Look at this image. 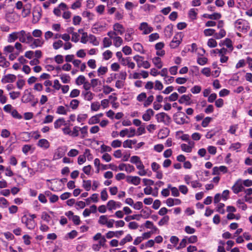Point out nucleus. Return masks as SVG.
Segmentation results:
<instances>
[{"instance_id":"50","label":"nucleus","mask_w":252,"mask_h":252,"mask_svg":"<svg viewBox=\"0 0 252 252\" xmlns=\"http://www.w3.org/2000/svg\"><path fill=\"white\" fill-rule=\"evenodd\" d=\"M63 45V43L62 40H58L53 43V48L55 50H58Z\"/></svg>"},{"instance_id":"34","label":"nucleus","mask_w":252,"mask_h":252,"mask_svg":"<svg viewBox=\"0 0 252 252\" xmlns=\"http://www.w3.org/2000/svg\"><path fill=\"white\" fill-rule=\"evenodd\" d=\"M16 79V76L14 74H7L4 77V80L6 83L14 82Z\"/></svg>"},{"instance_id":"51","label":"nucleus","mask_w":252,"mask_h":252,"mask_svg":"<svg viewBox=\"0 0 252 252\" xmlns=\"http://www.w3.org/2000/svg\"><path fill=\"white\" fill-rule=\"evenodd\" d=\"M108 220V219L106 216L102 215L99 217L98 222L101 225H105Z\"/></svg>"},{"instance_id":"57","label":"nucleus","mask_w":252,"mask_h":252,"mask_svg":"<svg viewBox=\"0 0 252 252\" xmlns=\"http://www.w3.org/2000/svg\"><path fill=\"white\" fill-rule=\"evenodd\" d=\"M112 45V41L111 38L105 37L103 40V45L104 48L110 47Z\"/></svg>"},{"instance_id":"6","label":"nucleus","mask_w":252,"mask_h":252,"mask_svg":"<svg viewBox=\"0 0 252 252\" xmlns=\"http://www.w3.org/2000/svg\"><path fill=\"white\" fill-rule=\"evenodd\" d=\"M182 36L181 33L176 34L169 44L171 49L177 48L182 41Z\"/></svg>"},{"instance_id":"64","label":"nucleus","mask_w":252,"mask_h":252,"mask_svg":"<svg viewBox=\"0 0 252 252\" xmlns=\"http://www.w3.org/2000/svg\"><path fill=\"white\" fill-rule=\"evenodd\" d=\"M88 117L86 114H80L77 116V121L78 123H82L84 122Z\"/></svg>"},{"instance_id":"21","label":"nucleus","mask_w":252,"mask_h":252,"mask_svg":"<svg viewBox=\"0 0 252 252\" xmlns=\"http://www.w3.org/2000/svg\"><path fill=\"white\" fill-rule=\"evenodd\" d=\"M154 112L152 109H147L142 115V119L145 121H149L154 115Z\"/></svg>"},{"instance_id":"36","label":"nucleus","mask_w":252,"mask_h":252,"mask_svg":"<svg viewBox=\"0 0 252 252\" xmlns=\"http://www.w3.org/2000/svg\"><path fill=\"white\" fill-rule=\"evenodd\" d=\"M168 189H170L171 191V194L172 196L175 197H178L179 196L180 193L179 192V190L176 187H172L171 185H168Z\"/></svg>"},{"instance_id":"33","label":"nucleus","mask_w":252,"mask_h":252,"mask_svg":"<svg viewBox=\"0 0 252 252\" xmlns=\"http://www.w3.org/2000/svg\"><path fill=\"white\" fill-rule=\"evenodd\" d=\"M88 41L90 42V43H92L94 46H98L99 43L96 37L93 34H90L89 35Z\"/></svg>"},{"instance_id":"49","label":"nucleus","mask_w":252,"mask_h":252,"mask_svg":"<svg viewBox=\"0 0 252 252\" xmlns=\"http://www.w3.org/2000/svg\"><path fill=\"white\" fill-rule=\"evenodd\" d=\"M112 55H113L112 52L110 50H106L102 54L103 59L106 61L108 60L109 59L111 58L112 57Z\"/></svg>"},{"instance_id":"10","label":"nucleus","mask_w":252,"mask_h":252,"mask_svg":"<svg viewBox=\"0 0 252 252\" xmlns=\"http://www.w3.org/2000/svg\"><path fill=\"white\" fill-rule=\"evenodd\" d=\"M141 178L137 176H127L126 182L134 186H138L141 183Z\"/></svg>"},{"instance_id":"29","label":"nucleus","mask_w":252,"mask_h":252,"mask_svg":"<svg viewBox=\"0 0 252 252\" xmlns=\"http://www.w3.org/2000/svg\"><path fill=\"white\" fill-rule=\"evenodd\" d=\"M88 126H85L82 127H79V131L81 133V138H84L88 136Z\"/></svg>"},{"instance_id":"9","label":"nucleus","mask_w":252,"mask_h":252,"mask_svg":"<svg viewBox=\"0 0 252 252\" xmlns=\"http://www.w3.org/2000/svg\"><path fill=\"white\" fill-rule=\"evenodd\" d=\"M139 30L142 31L143 34H148L153 31V28L147 22H142L139 25Z\"/></svg>"},{"instance_id":"37","label":"nucleus","mask_w":252,"mask_h":252,"mask_svg":"<svg viewBox=\"0 0 252 252\" xmlns=\"http://www.w3.org/2000/svg\"><path fill=\"white\" fill-rule=\"evenodd\" d=\"M92 182L91 180H83L82 187L86 191H89L91 189Z\"/></svg>"},{"instance_id":"19","label":"nucleus","mask_w":252,"mask_h":252,"mask_svg":"<svg viewBox=\"0 0 252 252\" xmlns=\"http://www.w3.org/2000/svg\"><path fill=\"white\" fill-rule=\"evenodd\" d=\"M191 94H184L179 99L178 101L180 104H186V105H189L190 104Z\"/></svg>"},{"instance_id":"5","label":"nucleus","mask_w":252,"mask_h":252,"mask_svg":"<svg viewBox=\"0 0 252 252\" xmlns=\"http://www.w3.org/2000/svg\"><path fill=\"white\" fill-rule=\"evenodd\" d=\"M22 222L25 224L28 229L30 230L33 229L36 226L35 220H33L32 219H29L26 215H24L22 217Z\"/></svg>"},{"instance_id":"22","label":"nucleus","mask_w":252,"mask_h":252,"mask_svg":"<svg viewBox=\"0 0 252 252\" xmlns=\"http://www.w3.org/2000/svg\"><path fill=\"white\" fill-rule=\"evenodd\" d=\"M134 30L132 28H128L125 35V40L126 41H131L133 40L132 35L134 33Z\"/></svg>"},{"instance_id":"53","label":"nucleus","mask_w":252,"mask_h":252,"mask_svg":"<svg viewBox=\"0 0 252 252\" xmlns=\"http://www.w3.org/2000/svg\"><path fill=\"white\" fill-rule=\"evenodd\" d=\"M226 35V32L225 31L222 29L220 30L219 32L216 33L214 35L216 39H219L220 38H222V37H224Z\"/></svg>"},{"instance_id":"8","label":"nucleus","mask_w":252,"mask_h":252,"mask_svg":"<svg viewBox=\"0 0 252 252\" xmlns=\"http://www.w3.org/2000/svg\"><path fill=\"white\" fill-rule=\"evenodd\" d=\"M244 187L243 185V181L241 179L238 180L232 187V190L235 194H238L241 191H243Z\"/></svg>"},{"instance_id":"39","label":"nucleus","mask_w":252,"mask_h":252,"mask_svg":"<svg viewBox=\"0 0 252 252\" xmlns=\"http://www.w3.org/2000/svg\"><path fill=\"white\" fill-rule=\"evenodd\" d=\"M100 122V119H98V117L95 115L92 116L91 117L88 122V123L90 125H93L94 124H96L99 123Z\"/></svg>"},{"instance_id":"7","label":"nucleus","mask_w":252,"mask_h":252,"mask_svg":"<svg viewBox=\"0 0 252 252\" xmlns=\"http://www.w3.org/2000/svg\"><path fill=\"white\" fill-rule=\"evenodd\" d=\"M119 135L122 137H124L126 136L128 138L133 137L136 135V130L133 127L125 128L120 132Z\"/></svg>"},{"instance_id":"12","label":"nucleus","mask_w":252,"mask_h":252,"mask_svg":"<svg viewBox=\"0 0 252 252\" xmlns=\"http://www.w3.org/2000/svg\"><path fill=\"white\" fill-rule=\"evenodd\" d=\"M110 38L113 40V45L115 47L118 48L123 45L124 41L120 36L115 35H108Z\"/></svg>"},{"instance_id":"13","label":"nucleus","mask_w":252,"mask_h":252,"mask_svg":"<svg viewBox=\"0 0 252 252\" xmlns=\"http://www.w3.org/2000/svg\"><path fill=\"white\" fill-rule=\"evenodd\" d=\"M135 165L137 169L139 170L137 172V174L141 176H144L146 175H148L149 176H150L149 174H148L147 170L145 169V166L141 160L137 163Z\"/></svg>"},{"instance_id":"3","label":"nucleus","mask_w":252,"mask_h":252,"mask_svg":"<svg viewBox=\"0 0 252 252\" xmlns=\"http://www.w3.org/2000/svg\"><path fill=\"white\" fill-rule=\"evenodd\" d=\"M175 122L178 125H183L189 123V118L186 116L183 112L177 113L174 115Z\"/></svg>"},{"instance_id":"62","label":"nucleus","mask_w":252,"mask_h":252,"mask_svg":"<svg viewBox=\"0 0 252 252\" xmlns=\"http://www.w3.org/2000/svg\"><path fill=\"white\" fill-rule=\"evenodd\" d=\"M212 119L211 117H206L205 118H204L203 120V121L202 122L201 126L203 127H207L209 125V123L211 122Z\"/></svg>"},{"instance_id":"42","label":"nucleus","mask_w":252,"mask_h":252,"mask_svg":"<svg viewBox=\"0 0 252 252\" xmlns=\"http://www.w3.org/2000/svg\"><path fill=\"white\" fill-rule=\"evenodd\" d=\"M158 122H164L165 118H168V116L164 112L160 113L156 115Z\"/></svg>"},{"instance_id":"24","label":"nucleus","mask_w":252,"mask_h":252,"mask_svg":"<svg viewBox=\"0 0 252 252\" xmlns=\"http://www.w3.org/2000/svg\"><path fill=\"white\" fill-rule=\"evenodd\" d=\"M152 63L158 69L162 68L163 66V63L161 60L158 57H155L152 59Z\"/></svg>"},{"instance_id":"45","label":"nucleus","mask_w":252,"mask_h":252,"mask_svg":"<svg viewBox=\"0 0 252 252\" xmlns=\"http://www.w3.org/2000/svg\"><path fill=\"white\" fill-rule=\"evenodd\" d=\"M14 51V47L13 46L11 45H8L6 46L3 48L4 54L5 55L8 54V53H12Z\"/></svg>"},{"instance_id":"17","label":"nucleus","mask_w":252,"mask_h":252,"mask_svg":"<svg viewBox=\"0 0 252 252\" xmlns=\"http://www.w3.org/2000/svg\"><path fill=\"white\" fill-rule=\"evenodd\" d=\"M220 45H224L226 46L229 53H231L233 50L232 41L229 38H226L224 40L221 41L220 43Z\"/></svg>"},{"instance_id":"16","label":"nucleus","mask_w":252,"mask_h":252,"mask_svg":"<svg viewBox=\"0 0 252 252\" xmlns=\"http://www.w3.org/2000/svg\"><path fill=\"white\" fill-rule=\"evenodd\" d=\"M121 61L123 65H127L128 68L134 69L135 67V63L131 61L129 57L122 58Z\"/></svg>"},{"instance_id":"60","label":"nucleus","mask_w":252,"mask_h":252,"mask_svg":"<svg viewBox=\"0 0 252 252\" xmlns=\"http://www.w3.org/2000/svg\"><path fill=\"white\" fill-rule=\"evenodd\" d=\"M100 149V152L101 153L104 152H110L112 151V148L111 147L105 145L104 144L101 145Z\"/></svg>"},{"instance_id":"1","label":"nucleus","mask_w":252,"mask_h":252,"mask_svg":"<svg viewBox=\"0 0 252 252\" xmlns=\"http://www.w3.org/2000/svg\"><path fill=\"white\" fill-rule=\"evenodd\" d=\"M93 239L94 241H98V244H94L92 245V249L94 251L98 252L101 247H104L105 246L106 239L100 233H97L94 236Z\"/></svg>"},{"instance_id":"40","label":"nucleus","mask_w":252,"mask_h":252,"mask_svg":"<svg viewBox=\"0 0 252 252\" xmlns=\"http://www.w3.org/2000/svg\"><path fill=\"white\" fill-rule=\"evenodd\" d=\"M101 105L99 102L95 101L91 103V109L93 111H97L100 108Z\"/></svg>"},{"instance_id":"32","label":"nucleus","mask_w":252,"mask_h":252,"mask_svg":"<svg viewBox=\"0 0 252 252\" xmlns=\"http://www.w3.org/2000/svg\"><path fill=\"white\" fill-rule=\"evenodd\" d=\"M136 143V140L127 139L123 142V147L125 148H132V145Z\"/></svg>"},{"instance_id":"14","label":"nucleus","mask_w":252,"mask_h":252,"mask_svg":"<svg viewBox=\"0 0 252 252\" xmlns=\"http://www.w3.org/2000/svg\"><path fill=\"white\" fill-rule=\"evenodd\" d=\"M67 123L63 118H59L57 119L54 123V126L55 129H58L62 126L67 125Z\"/></svg>"},{"instance_id":"59","label":"nucleus","mask_w":252,"mask_h":252,"mask_svg":"<svg viewBox=\"0 0 252 252\" xmlns=\"http://www.w3.org/2000/svg\"><path fill=\"white\" fill-rule=\"evenodd\" d=\"M181 148L182 151L187 153H190L192 150V147L186 144H182L181 145Z\"/></svg>"},{"instance_id":"15","label":"nucleus","mask_w":252,"mask_h":252,"mask_svg":"<svg viewBox=\"0 0 252 252\" xmlns=\"http://www.w3.org/2000/svg\"><path fill=\"white\" fill-rule=\"evenodd\" d=\"M42 10L41 8H37L34 9L33 11V22L34 23L37 22L41 17Z\"/></svg>"},{"instance_id":"58","label":"nucleus","mask_w":252,"mask_h":252,"mask_svg":"<svg viewBox=\"0 0 252 252\" xmlns=\"http://www.w3.org/2000/svg\"><path fill=\"white\" fill-rule=\"evenodd\" d=\"M42 35V32L40 30L35 29L32 32V35L37 38L40 37Z\"/></svg>"},{"instance_id":"23","label":"nucleus","mask_w":252,"mask_h":252,"mask_svg":"<svg viewBox=\"0 0 252 252\" xmlns=\"http://www.w3.org/2000/svg\"><path fill=\"white\" fill-rule=\"evenodd\" d=\"M18 39H19L18 32H12L7 36V41L9 43L14 42Z\"/></svg>"},{"instance_id":"18","label":"nucleus","mask_w":252,"mask_h":252,"mask_svg":"<svg viewBox=\"0 0 252 252\" xmlns=\"http://www.w3.org/2000/svg\"><path fill=\"white\" fill-rule=\"evenodd\" d=\"M44 43V41L42 39L39 38H34L30 46L32 48H34L38 47H41Z\"/></svg>"},{"instance_id":"46","label":"nucleus","mask_w":252,"mask_h":252,"mask_svg":"<svg viewBox=\"0 0 252 252\" xmlns=\"http://www.w3.org/2000/svg\"><path fill=\"white\" fill-rule=\"evenodd\" d=\"M116 201L113 200H109L107 203L108 209L110 211L116 209L115 206Z\"/></svg>"},{"instance_id":"44","label":"nucleus","mask_w":252,"mask_h":252,"mask_svg":"<svg viewBox=\"0 0 252 252\" xmlns=\"http://www.w3.org/2000/svg\"><path fill=\"white\" fill-rule=\"evenodd\" d=\"M107 71H108V68L106 66H101L99 67L97 70V75L98 76H100L101 75H103L105 73H106V72Z\"/></svg>"},{"instance_id":"52","label":"nucleus","mask_w":252,"mask_h":252,"mask_svg":"<svg viewBox=\"0 0 252 252\" xmlns=\"http://www.w3.org/2000/svg\"><path fill=\"white\" fill-rule=\"evenodd\" d=\"M79 135V126H74L71 130V136L75 137Z\"/></svg>"},{"instance_id":"31","label":"nucleus","mask_w":252,"mask_h":252,"mask_svg":"<svg viewBox=\"0 0 252 252\" xmlns=\"http://www.w3.org/2000/svg\"><path fill=\"white\" fill-rule=\"evenodd\" d=\"M26 32H27L25 30H21L18 32L19 40L20 42L24 43L26 42Z\"/></svg>"},{"instance_id":"48","label":"nucleus","mask_w":252,"mask_h":252,"mask_svg":"<svg viewBox=\"0 0 252 252\" xmlns=\"http://www.w3.org/2000/svg\"><path fill=\"white\" fill-rule=\"evenodd\" d=\"M169 217L168 216H164L158 222L159 226L167 224L169 221Z\"/></svg>"},{"instance_id":"25","label":"nucleus","mask_w":252,"mask_h":252,"mask_svg":"<svg viewBox=\"0 0 252 252\" xmlns=\"http://www.w3.org/2000/svg\"><path fill=\"white\" fill-rule=\"evenodd\" d=\"M173 25L171 24L167 26L164 30L165 37L170 38L173 34Z\"/></svg>"},{"instance_id":"28","label":"nucleus","mask_w":252,"mask_h":252,"mask_svg":"<svg viewBox=\"0 0 252 252\" xmlns=\"http://www.w3.org/2000/svg\"><path fill=\"white\" fill-rule=\"evenodd\" d=\"M133 48L135 51L141 54H145V53L142 45L140 43H134L133 45Z\"/></svg>"},{"instance_id":"35","label":"nucleus","mask_w":252,"mask_h":252,"mask_svg":"<svg viewBox=\"0 0 252 252\" xmlns=\"http://www.w3.org/2000/svg\"><path fill=\"white\" fill-rule=\"evenodd\" d=\"M80 104V101L76 99H72L69 103V106L72 110H76Z\"/></svg>"},{"instance_id":"54","label":"nucleus","mask_w":252,"mask_h":252,"mask_svg":"<svg viewBox=\"0 0 252 252\" xmlns=\"http://www.w3.org/2000/svg\"><path fill=\"white\" fill-rule=\"evenodd\" d=\"M54 118V116L51 115L46 116L42 122V124H47L52 123L53 121Z\"/></svg>"},{"instance_id":"61","label":"nucleus","mask_w":252,"mask_h":252,"mask_svg":"<svg viewBox=\"0 0 252 252\" xmlns=\"http://www.w3.org/2000/svg\"><path fill=\"white\" fill-rule=\"evenodd\" d=\"M8 205V202L4 197H0V207L4 208Z\"/></svg>"},{"instance_id":"55","label":"nucleus","mask_w":252,"mask_h":252,"mask_svg":"<svg viewBox=\"0 0 252 252\" xmlns=\"http://www.w3.org/2000/svg\"><path fill=\"white\" fill-rule=\"evenodd\" d=\"M13 47H14V49L15 48L16 49V53H19V54L20 53H21L23 51V49L22 48L23 45L21 44V42H20V41L16 42L15 43L14 46Z\"/></svg>"},{"instance_id":"30","label":"nucleus","mask_w":252,"mask_h":252,"mask_svg":"<svg viewBox=\"0 0 252 252\" xmlns=\"http://www.w3.org/2000/svg\"><path fill=\"white\" fill-rule=\"evenodd\" d=\"M133 60L136 62L137 67L140 68L144 62V57L139 55H135L133 57Z\"/></svg>"},{"instance_id":"2","label":"nucleus","mask_w":252,"mask_h":252,"mask_svg":"<svg viewBox=\"0 0 252 252\" xmlns=\"http://www.w3.org/2000/svg\"><path fill=\"white\" fill-rule=\"evenodd\" d=\"M234 25L237 30L242 32H246L250 29L249 23L245 20H237Z\"/></svg>"},{"instance_id":"4","label":"nucleus","mask_w":252,"mask_h":252,"mask_svg":"<svg viewBox=\"0 0 252 252\" xmlns=\"http://www.w3.org/2000/svg\"><path fill=\"white\" fill-rule=\"evenodd\" d=\"M113 31H110L108 32L107 35H118V34L122 35L125 32V29L124 27L119 23H115L113 26Z\"/></svg>"},{"instance_id":"11","label":"nucleus","mask_w":252,"mask_h":252,"mask_svg":"<svg viewBox=\"0 0 252 252\" xmlns=\"http://www.w3.org/2000/svg\"><path fill=\"white\" fill-rule=\"evenodd\" d=\"M34 98L29 90L26 89L24 91L23 95L22 97V101L23 103H28L31 101Z\"/></svg>"},{"instance_id":"63","label":"nucleus","mask_w":252,"mask_h":252,"mask_svg":"<svg viewBox=\"0 0 252 252\" xmlns=\"http://www.w3.org/2000/svg\"><path fill=\"white\" fill-rule=\"evenodd\" d=\"M41 217L42 220L46 221L47 222H49L51 219V217L47 214V213L45 212L42 213Z\"/></svg>"},{"instance_id":"43","label":"nucleus","mask_w":252,"mask_h":252,"mask_svg":"<svg viewBox=\"0 0 252 252\" xmlns=\"http://www.w3.org/2000/svg\"><path fill=\"white\" fill-rule=\"evenodd\" d=\"M86 79L83 75H79L76 79L75 83L77 85H83L86 81Z\"/></svg>"},{"instance_id":"41","label":"nucleus","mask_w":252,"mask_h":252,"mask_svg":"<svg viewBox=\"0 0 252 252\" xmlns=\"http://www.w3.org/2000/svg\"><path fill=\"white\" fill-rule=\"evenodd\" d=\"M60 78L62 82L64 84L69 83L71 79L70 77L68 75L65 74H61L60 76Z\"/></svg>"},{"instance_id":"20","label":"nucleus","mask_w":252,"mask_h":252,"mask_svg":"<svg viewBox=\"0 0 252 252\" xmlns=\"http://www.w3.org/2000/svg\"><path fill=\"white\" fill-rule=\"evenodd\" d=\"M37 146L43 149L46 150L49 148L50 143L45 139H40L37 144Z\"/></svg>"},{"instance_id":"56","label":"nucleus","mask_w":252,"mask_h":252,"mask_svg":"<svg viewBox=\"0 0 252 252\" xmlns=\"http://www.w3.org/2000/svg\"><path fill=\"white\" fill-rule=\"evenodd\" d=\"M122 142L121 141L118 139L113 140L111 143V146L113 148H119L121 146Z\"/></svg>"},{"instance_id":"27","label":"nucleus","mask_w":252,"mask_h":252,"mask_svg":"<svg viewBox=\"0 0 252 252\" xmlns=\"http://www.w3.org/2000/svg\"><path fill=\"white\" fill-rule=\"evenodd\" d=\"M82 94L83 95L84 99L88 101L92 100L94 95V94L91 91H84Z\"/></svg>"},{"instance_id":"26","label":"nucleus","mask_w":252,"mask_h":252,"mask_svg":"<svg viewBox=\"0 0 252 252\" xmlns=\"http://www.w3.org/2000/svg\"><path fill=\"white\" fill-rule=\"evenodd\" d=\"M69 111V109L66 108L64 106L60 105L57 108L56 113L59 115H66Z\"/></svg>"},{"instance_id":"38","label":"nucleus","mask_w":252,"mask_h":252,"mask_svg":"<svg viewBox=\"0 0 252 252\" xmlns=\"http://www.w3.org/2000/svg\"><path fill=\"white\" fill-rule=\"evenodd\" d=\"M10 63L6 60L3 56L0 57V66L7 67L9 66Z\"/></svg>"},{"instance_id":"47","label":"nucleus","mask_w":252,"mask_h":252,"mask_svg":"<svg viewBox=\"0 0 252 252\" xmlns=\"http://www.w3.org/2000/svg\"><path fill=\"white\" fill-rule=\"evenodd\" d=\"M154 96L153 95H150L147 97L146 100H145L143 105L145 107H147L150 106L154 100Z\"/></svg>"}]
</instances>
